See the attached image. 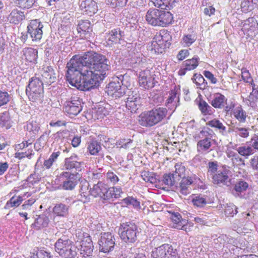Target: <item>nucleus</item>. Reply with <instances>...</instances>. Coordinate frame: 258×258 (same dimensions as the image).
Instances as JSON below:
<instances>
[{
  "instance_id": "nucleus-9",
  "label": "nucleus",
  "mask_w": 258,
  "mask_h": 258,
  "mask_svg": "<svg viewBox=\"0 0 258 258\" xmlns=\"http://www.w3.org/2000/svg\"><path fill=\"white\" fill-rule=\"evenodd\" d=\"M153 258H179L176 250L167 244L159 246L152 251Z\"/></svg>"
},
{
  "instance_id": "nucleus-31",
  "label": "nucleus",
  "mask_w": 258,
  "mask_h": 258,
  "mask_svg": "<svg viewBox=\"0 0 258 258\" xmlns=\"http://www.w3.org/2000/svg\"><path fill=\"white\" fill-rule=\"evenodd\" d=\"M179 102L178 90L176 88L172 90L169 94V96L166 101V106L168 108H175L177 106V103Z\"/></svg>"
},
{
  "instance_id": "nucleus-60",
  "label": "nucleus",
  "mask_w": 258,
  "mask_h": 258,
  "mask_svg": "<svg viewBox=\"0 0 258 258\" xmlns=\"http://www.w3.org/2000/svg\"><path fill=\"white\" fill-rule=\"evenodd\" d=\"M208 176L212 177H213V175H215L218 171V164L217 162H209L208 163Z\"/></svg>"
},
{
  "instance_id": "nucleus-50",
  "label": "nucleus",
  "mask_w": 258,
  "mask_h": 258,
  "mask_svg": "<svg viewBox=\"0 0 258 258\" xmlns=\"http://www.w3.org/2000/svg\"><path fill=\"white\" fill-rule=\"evenodd\" d=\"M248 183L242 179L238 180L234 185V190L238 194L245 191L248 187Z\"/></svg>"
},
{
  "instance_id": "nucleus-14",
  "label": "nucleus",
  "mask_w": 258,
  "mask_h": 258,
  "mask_svg": "<svg viewBox=\"0 0 258 258\" xmlns=\"http://www.w3.org/2000/svg\"><path fill=\"white\" fill-rule=\"evenodd\" d=\"M155 75L149 69H146L139 72L138 79L140 86L145 89H149L154 87L155 81Z\"/></svg>"
},
{
  "instance_id": "nucleus-40",
  "label": "nucleus",
  "mask_w": 258,
  "mask_h": 258,
  "mask_svg": "<svg viewBox=\"0 0 258 258\" xmlns=\"http://www.w3.org/2000/svg\"><path fill=\"white\" fill-rule=\"evenodd\" d=\"M69 207L62 203L56 204L53 208V213L57 216L64 217L68 213Z\"/></svg>"
},
{
  "instance_id": "nucleus-36",
  "label": "nucleus",
  "mask_w": 258,
  "mask_h": 258,
  "mask_svg": "<svg viewBox=\"0 0 258 258\" xmlns=\"http://www.w3.org/2000/svg\"><path fill=\"white\" fill-rule=\"evenodd\" d=\"M193 182V180L191 177H183L179 186V189L180 192L184 195H186L190 193V188L189 185H191Z\"/></svg>"
},
{
  "instance_id": "nucleus-55",
  "label": "nucleus",
  "mask_w": 258,
  "mask_h": 258,
  "mask_svg": "<svg viewBox=\"0 0 258 258\" xmlns=\"http://www.w3.org/2000/svg\"><path fill=\"white\" fill-rule=\"evenodd\" d=\"M197 37L194 34H187L184 35L182 41L184 46L188 47L190 46L195 42Z\"/></svg>"
},
{
  "instance_id": "nucleus-61",
  "label": "nucleus",
  "mask_w": 258,
  "mask_h": 258,
  "mask_svg": "<svg viewBox=\"0 0 258 258\" xmlns=\"http://www.w3.org/2000/svg\"><path fill=\"white\" fill-rule=\"evenodd\" d=\"M127 2V0H106L107 5L112 8L123 7L126 5Z\"/></svg>"
},
{
  "instance_id": "nucleus-35",
  "label": "nucleus",
  "mask_w": 258,
  "mask_h": 258,
  "mask_svg": "<svg viewBox=\"0 0 258 258\" xmlns=\"http://www.w3.org/2000/svg\"><path fill=\"white\" fill-rule=\"evenodd\" d=\"M25 18L23 12L17 9L13 10L8 16V20L11 23L18 24Z\"/></svg>"
},
{
  "instance_id": "nucleus-56",
  "label": "nucleus",
  "mask_w": 258,
  "mask_h": 258,
  "mask_svg": "<svg viewBox=\"0 0 258 258\" xmlns=\"http://www.w3.org/2000/svg\"><path fill=\"white\" fill-rule=\"evenodd\" d=\"M250 0H243L241 4L242 11L244 13L252 10L254 8L256 7Z\"/></svg>"
},
{
  "instance_id": "nucleus-51",
  "label": "nucleus",
  "mask_w": 258,
  "mask_h": 258,
  "mask_svg": "<svg viewBox=\"0 0 258 258\" xmlns=\"http://www.w3.org/2000/svg\"><path fill=\"white\" fill-rule=\"evenodd\" d=\"M198 106L202 113L204 115L210 114L212 113L211 107L203 100L200 101Z\"/></svg>"
},
{
  "instance_id": "nucleus-30",
  "label": "nucleus",
  "mask_w": 258,
  "mask_h": 258,
  "mask_svg": "<svg viewBox=\"0 0 258 258\" xmlns=\"http://www.w3.org/2000/svg\"><path fill=\"white\" fill-rule=\"evenodd\" d=\"M227 99L221 93H216L214 95L211 101V105L215 108L221 109L227 104Z\"/></svg>"
},
{
  "instance_id": "nucleus-4",
  "label": "nucleus",
  "mask_w": 258,
  "mask_h": 258,
  "mask_svg": "<svg viewBox=\"0 0 258 258\" xmlns=\"http://www.w3.org/2000/svg\"><path fill=\"white\" fill-rule=\"evenodd\" d=\"M170 36L167 31H160L153 39L151 43L148 45V50L152 53H162L168 44V41Z\"/></svg>"
},
{
  "instance_id": "nucleus-49",
  "label": "nucleus",
  "mask_w": 258,
  "mask_h": 258,
  "mask_svg": "<svg viewBox=\"0 0 258 258\" xmlns=\"http://www.w3.org/2000/svg\"><path fill=\"white\" fill-rule=\"evenodd\" d=\"M174 175L177 179L179 177L183 178L185 174V168L181 163H177L175 165Z\"/></svg>"
},
{
  "instance_id": "nucleus-62",
  "label": "nucleus",
  "mask_w": 258,
  "mask_h": 258,
  "mask_svg": "<svg viewBox=\"0 0 258 258\" xmlns=\"http://www.w3.org/2000/svg\"><path fill=\"white\" fill-rule=\"evenodd\" d=\"M122 202L126 206L132 205L135 208H139L140 206V202L132 197H128L123 199Z\"/></svg>"
},
{
  "instance_id": "nucleus-12",
  "label": "nucleus",
  "mask_w": 258,
  "mask_h": 258,
  "mask_svg": "<svg viewBox=\"0 0 258 258\" xmlns=\"http://www.w3.org/2000/svg\"><path fill=\"white\" fill-rule=\"evenodd\" d=\"M82 110L81 101L77 97L66 101L63 107V111L71 117L77 115Z\"/></svg>"
},
{
  "instance_id": "nucleus-58",
  "label": "nucleus",
  "mask_w": 258,
  "mask_h": 258,
  "mask_svg": "<svg viewBox=\"0 0 258 258\" xmlns=\"http://www.w3.org/2000/svg\"><path fill=\"white\" fill-rule=\"evenodd\" d=\"M237 207L233 204H227L224 213L227 216L233 217L237 213Z\"/></svg>"
},
{
  "instance_id": "nucleus-27",
  "label": "nucleus",
  "mask_w": 258,
  "mask_h": 258,
  "mask_svg": "<svg viewBox=\"0 0 258 258\" xmlns=\"http://www.w3.org/2000/svg\"><path fill=\"white\" fill-rule=\"evenodd\" d=\"M31 194L29 192H25L22 196H19L16 198L15 196L12 197L6 203L5 208L10 209L12 208L18 207L22 203V201L25 200V198H29Z\"/></svg>"
},
{
  "instance_id": "nucleus-64",
  "label": "nucleus",
  "mask_w": 258,
  "mask_h": 258,
  "mask_svg": "<svg viewBox=\"0 0 258 258\" xmlns=\"http://www.w3.org/2000/svg\"><path fill=\"white\" fill-rule=\"evenodd\" d=\"M106 177L107 180L113 185L119 181V178L117 175L112 171H108L106 173Z\"/></svg>"
},
{
  "instance_id": "nucleus-2",
  "label": "nucleus",
  "mask_w": 258,
  "mask_h": 258,
  "mask_svg": "<svg viewBox=\"0 0 258 258\" xmlns=\"http://www.w3.org/2000/svg\"><path fill=\"white\" fill-rule=\"evenodd\" d=\"M167 110L164 107L154 108L142 113L139 119L140 124L144 126H152L163 120L167 116Z\"/></svg>"
},
{
  "instance_id": "nucleus-29",
  "label": "nucleus",
  "mask_w": 258,
  "mask_h": 258,
  "mask_svg": "<svg viewBox=\"0 0 258 258\" xmlns=\"http://www.w3.org/2000/svg\"><path fill=\"white\" fill-rule=\"evenodd\" d=\"M72 242L71 240L66 238L58 239L54 244L55 251L60 256L63 251L68 248Z\"/></svg>"
},
{
  "instance_id": "nucleus-26",
  "label": "nucleus",
  "mask_w": 258,
  "mask_h": 258,
  "mask_svg": "<svg viewBox=\"0 0 258 258\" xmlns=\"http://www.w3.org/2000/svg\"><path fill=\"white\" fill-rule=\"evenodd\" d=\"M110 110V107L108 104H106L105 106L99 105L92 108L91 111L92 117L94 120L102 119L109 114Z\"/></svg>"
},
{
  "instance_id": "nucleus-47",
  "label": "nucleus",
  "mask_w": 258,
  "mask_h": 258,
  "mask_svg": "<svg viewBox=\"0 0 258 258\" xmlns=\"http://www.w3.org/2000/svg\"><path fill=\"white\" fill-rule=\"evenodd\" d=\"M17 7L24 9L31 8L35 4L36 0H14Z\"/></svg>"
},
{
  "instance_id": "nucleus-7",
  "label": "nucleus",
  "mask_w": 258,
  "mask_h": 258,
  "mask_svg": "<svg viewBox=\"0 0 258 258\" xmlns=\"http://www.w3.org/2000/svg\"><path fill=\"white\" fill-rule=\"evenodd\" d=\"M76 236L78 237L77 241L81 243V253L84 257L91 255L93 252V245L89 234L79 230L76 231Z\"/></svg>"
},
{
  "instance_id": "nucleus-45",
  "label": "nucleus",
  "mask_w": 258,
  "mask_h": 258,
  "mask_svg": "<svg viewBox=\"0 0 258 258\" xmlns=\"http://www.w3.org/2000/svg\"><path fill=\"white\" fill-rule=\"evenodd\" d=\"M199 60V57L198 56H195L191 59L185 60L183 64L185 67L186 70L188 71L193 70L198 66Z\"/></svg>"
},
{
  "instance_id": "nucleus-11",
  "label": "nucleus",
  "mask_w": 258,
  "mask_h": 258,
  "mask_svg": "<svg viewBox=\"0 0 258 258\" xmlns=\"http://www.w3.org/2000/svg\"><path fill=\"white\" fill-rule=\"evenodd\" d=\"M62 181V188L64 190H73L78 184L79 177L78 173H72L68 171H63L60 174Z\"/></svg>"
},
{
  "instance_id": "nucleus-20",
  "label": "nucleus",
  "mask_w": 258,
  "mask_h": 258,
  "mask_svg": "<svg viewBox=\"0 0 258 258\" xmlns=\"http://www.w3.org/2000/svg\"><path fill=\"white\" fill-rule=\"evenodd\" d=\"M90 26V23L88 20H81L79 21L77 27V31L82 38L88 39L90 38L91 32H92Z\"/></svg>"
},
{
  "instance_id": "nucleus-43",
  "label": "nucleus",
  "mask_w": 258,
  "mask_h": 258,
  "mask_svg": "<svg viewBox=\"0 0 258 258\" xmlns=\"http://www.w3.org/2000/svg\"><path fill=\"white\" fill-rule=\"evenodd\" d=\"M122 189L120 187H108V192L106 193V199L107 201L112 198H118L121 196L122 194Z\"/></svg>"
},
{
  "instance_id": "nucleus-24",
  "label": "nucleus",
  "mask_w": 258,
  "mask_h": 258,
  "mask_svg": "<svg viewBox=\"0 0 258 258\" xmlns=\"http://www.w3.org/2000/svg\"><path fill=\"white\" fill-rule=\"evenodd\" d=\"M42 81L45 83L50 85L55 82L56 80V74L53 69L50 67H47L41 71Z\"/></svg>"
},
{
  "instance_id": "nucleus-59",
  "label": "nucleus",
  "mask_w": 258,
  "mask_h": 258,
  "mask_svg": "<svg viewBox=\"0 0 258 258\" xmlns=\"http://www.w3.org/2000/svg\"><path fill=\"white\" fill-rule=\"evenodd\" d=\"M0 125L7 129L11 127L10 116L7 112L3 113L1 116Z\"/></svg>"
},
{
  "instance_id": "nucleus-19",
  "label": "nucleus",
  "mask_w": 258,
  "mask_h": 258,
  "mask_svg": "<svg viewBox=\"0 0 258 258\" xmlns=\"http://www.w3.org/2000/svg\"><path fill=\"white\" fill-rule=\"evenodd\" d=\"M142 103L139 95L135 94L128 95L126 101V107L131 112H136Z\"/></svg>"
},
{
  "instance_id": "nucleus-41",
  "label": "nucleus",
  "mask_w": 258,
  "mask_h": 258,
  "mask_svg": "<svg viewBox=\"0 0 258 258\" xmlns=\"http://www.w3.org/2000/svg\"><path fill=\"white\" fill-rule=\"evenodd\" d=\"M155 7L161 8V9H170L177 2V0H151Z\"/></svg>"
},
{
  "instance_id": "nucleus-13",
  "label": "nucleus",
  "mask_w": 258,
  "mask_h": 258,
  "mask_svg": "<svg viewBox=\"0 0 258 258\" xmlns=\"http://www.w3.org/2000/svg\"><path fill=\"white\" fill-rule=\"evenodd\" d=\"M43 27V25L39 20L31 21L27 26V33L29 34L33 41H39L41 39Z\"/></svg>"
},
{
  "instance_id": "nucleus-53",
  "label": "nucleus",
  "mask_w": 258,
  "mask_h": 258,
  "mask_svg": "<svg viewBox=\"0 0 258 258\" xmlns=\"http://www.w3.org/2000/svg\"><path fill=\"white\" fill-rule=\"evenodd\" d=\"M59 155V152L52 153L49 158L44 161L43 163L44 166L45 167V168L47 169L50 168L53 164V162L55 161Z\"/></svg>"
},
{
  "instance_id": "nucleus-33",
  "label": "nucleus",
  "mask_w": 258,
  "mask_h": 258,
  "mask_svg": "<svg viewBox=\"0 0 258 258\" xmlns=\"http://www.w3.org/2000/svg\"><path fill=\"white\" fill-rule=\"evenodd\" d=\"M158 10L157 9H150L146 13L145 19L147 23L153 26H157Z\"/></svg>"
},
{
  "instance_id": "nucleus-44",
  "label": "nucleus",
  "mask_w": 258,
  "mask_h": 258,
  "mask_svg": "<svg viewBox=\"0 0 258 258\" xmlns=\"http://www.w3.org/2000/svg\"><path fill=\"white\" fill-rule=\"evenodd\" d=\"M31 258H52V255L50 252L44 249H34L31 253Z\"/></svg>"
},
{
  "instance_id": "nucleus-63",
  "label": "nucleus",
  "mask_w": 258,
  "mask_h": 258,
  "mask_svg": "<svg viewBox=\"0 0 258 258\" xmlns=\"http://www.w3.org/2000/svg\"><path fill=\"white\" fill-rule=\"evenodd\" d=\"M231 161L233 166H244L245 165V160L240 157L238 153Z\"/></svg>"
},
{
  "instance_id": "nucleus-28",
  "label": "nucleus",
  "mask_w": 258,
  "mask_h": 258,
  "mask_svg": "<svg viewBox=\"0 0 258 258\" xmlns=\"http://www.w3.org/2000/svg\"><path fill=\"white\" fill-rule=\"evenodd\" d=\"M35 218L32 227L36 230L47 227L49 223V219L46 214H42Z\"/></svg>"
},
{
  "instance_id": "nucleus-3",
  "label": "nucleus",
  "mask_w": 258,
  "mask_h": 258,
  "mask_svg": "<svg viewBox=\"0 0 258 258\" xmlns=\"http://www.w3.org/2000/svg\"><path fill=\"white\" fill-rule=\"evenodd\" d=\"M26 92L30 100L32 102L41 103L43 98L42 81L37 77L32 78L26 88Z\"/></svg>"
},
{
  "instance_id": "nucleus-16",
  "label": "nucleus",
  "mask_w": 258,
  "mask_h": 258,
  "mask_svg": "<svg viewBox=\"0 0 258 258\" xmlns=\"http://www.w3.org/2000/svg\"><path fill=\"white\" fill-rule=\"evenodd\" d=\"M242 30L248 36L253 37L258 31V23L254 18H249L243 24Z\"/></svg>"
},
{
  "instance_id": "nucleus-34",
  "label": "nucleus",
  "mask_w": 258,
  "mask_h": 258,
  "mask_svg": "<svg viewBox=\"0 0 258 258\" xmlns=\"http://www.w3.org/2000/svg\"><path fill=\"white\" fill-rule=\"evenodd\" d=\"M102 149L101 143L92 139L87 144V150L91 155H97Z\"/></svg>"
},
{
  "instance_id": "nucleus-57",
  "label": "nucleus",
  "mask_w": 258,
  "mask_h": 258,
  "mask_svg": "<svg viewBox=\"0 0 258 258\" xmlns=\"http://www.w3.org/2000/svg\"><path fill=\"white\" fill-rule=\"evenodd\" d=\"M192 202L195 206L198 208H202L206 205L207 201L205 198L200 196H196L192 200Z\"/></svg>"
},
{
  "instance_id": "nucleus-46",
  "label": "nucleus",
  "mask_w": 258,
  "mask_h": 258,
  "mask_svg": "<svg viewBox=\"0 0 258 258\" xmlns=\"http://www.w3.org/2000/svg\"><path fill=\"white\" fill-rule=\"evenodd\" d=\"M26 130L29 133L36 135L40 130L39 124L34 120H29L26 125Z\"/></svg>"
},
{
  "instance_id": "nucleus-37",
  "label": "nucleus",
  "mask_w": 258,
  "mask_h": 258,
  "mask_svg": "<svg viewBox=\"0 0 258 258\" xmlns=\"http://www.w3.org/2000/svg\"><path fill=\"white\" fill-rule=\"evenodd\" d=\"M237 153L241 156L247 159L250 156L253 155L255 151L250 145H241L236 148Z\"/></svg>"
},
{
  "instance_id": "nucleus-8",
  "label": "nucleus",
  "mask_w": 258,
  "mask_h": 258,
  "mask_svg": "<svg viewBox=\"0 0 258 258\" xmlns=\"http://www.w3.org/2000/svg\"><path fill=\"white\" fill-rule=\"evenodd\" d=\"M115 237L111 233H101L98 242L100 251L109 253L112 251L115 245Z\"/></svg>"
},
{
  "instance_id": "nucleus-54",
  "label": "nucleus",
  "mask_w": 258,
  "mask_h": 258,
  "mask_svg": "<svg viewBox=\"0 0 258 258\" xmlns=\"http://www.w3.org/2000/svg\"><path fill=\"white\" fill-rule=\"evenodd\" d=\"M193 82L200 88L206 87L207 83H205V79L200 74H195L192 78Z\"/></svg>"
},
{
  "instance_id": "nucleus-18",
  "label": "nucleus",
  "mask_w": 258,
  "mask_h": 258,
  "mask_svg": "<svg viewBox=\"0 0 258 258\" xmlns=\"http://www.w3.org/2000/svg\"><path fill=\"white\" fill-rule=\"evenodd\" d=\"M250 129L249 127H244L240 124H232L228 128L229 133H233L236 137L246 139L249 136Z\"/></svg>"
},
{
  "instance_id": "nucleus-52",
  "label": "nucleus",
  "mask_w": 258,
  "mask_h": 258,
  "mask_svg": "<svg viewBox=\"0 0 258 258\" xmlns=\"http://www.w3.org/2000/svg\"><path fill=\"white\" fill-rule=\"evenodd\" d=\"M173 174H165L163 176V182L168 186H173L177 180H179Z\"/></svg>"
},
{
  "instance_id": "nucleus-15",
  "label": "nucleus",
  "mask_w": 258,
  "mask_h": 258,
  "mask_svg": "<svg viewBox=\"0 0 258 258\" xmlns=\"http://www.w3.org/2000/svg\"><path fill=\"white\" fill-rule=\"evenodd\" d=\"M124 36V32L120 28L114 29L106 33L105 36L106 45L112 46L117 43L120 44V41L123 40Z\"/></svg>"
},
{
  "instance_id": "nucleus-38",
  "label": "nucleus",
  "mask_w": 258,
  "mask_h": 258,
  "mask_svg": "<svg viewBox=\"0 0 258 258\" xmlns=\"http://www.w3.org/2000/svg\"><path fill=\"white\" fill-rule=\"evenodd\" d=\"M23 56L26 61L35 62L37 57V51L32 48H25L23 51Z\"/></svg>"
},
{
  "instance_id": "nucleus-42",
  "label": "nucleus",
  "mask_w": 258,
  "mask_h": 258,
  "mask_svg": "<svg viewBox=\"0 0 258 258\" xmlns=\"http://www.w3.org/2000/svg\"><path fill=\"white\" fill-rule=\"evenodd\" d=\"M77 253V247L72 242L64 251H63L60 256L62 258H74Z\"/></svg>"
},
{
  "instance_id": "nucleus-5",
  "label": "nucleus",
  "mask_w": 258,
  "mask_h": 258,
  "mask_svg": "<svg viewBox=\"0 0 258 258\" xmlns=\"http://www.w3.org/2000/svg\"><path fill=\"white\" fill-rule=\"evenodd\" d=\"M138 233V226L133 222L123 223L119 229L120 237L126 243L135 242L137 240Z\"/></svg>"
},
{
  "instance_id": "nucleus-1",
  "label": "nucleus",
  "mask_w": 258,
  "mask_h": 258,
  "mask_svg": "<svg viewBox=\"0 0 258 258\" xmlns=\"http://www.w3.org/2000/svg\"><path fill=\"white\" fill-rule=\"evenodd\" d=\"M109 63L105 56L94 52L75 55L67 63V80L80 90H89L98 86L106 76Z\"/></svg>"
},
{
  "instance_id": "nucleus-22",
  "label": "nucleus",
  "mask_w": 258,
  "mask_h": 258,
  "mask_svg": "<svg viewBox=\"0 0 258 258\" xmlns=\"http://www.w3.org/2000/svg\"><path fill=\"white\" fill-rule=\"evenodd\" d=\"M173 18L172 14L170 12L158 10L157 15V26H167L172 22Z\"/></svg>"
},
{
  "instance_id": "nucleus-10",
  "label": "nucleus",
  "mask_w": 258,
  "mask_h": 258,
  "mask_svg": "<svg viewBox=\"0 0 258 258\" xmlns=\"http://www.w3.org/2000/svg\"><path fill=\"white\" fill-rule=\"evenodd\" d=\"M119 78L115 77L107 85L106 92L108 95L115 98H119L125 94V87H122Z\"/></svg>"
},
{
  "instance_id": "nucleus-39",
  "label": "nucleus",
  "mask_w": 258,
  "mask_h": 258,
  "mask_svg": "<svg viewBox=\"0 0 258 258\" xmlns=\"http://www.w3.org/2000/svg\"><path fill=\"white\" fill-rule=\"evenodd\" d=\"M233 114L239 123H244L246 121L247 115L241 106L236 107L233 110Z\"/></svg>"
},
{
  "instance_id": "nucleus-17",
  "label": "nucleus",
  "mask_w": 258,
  "mask_h": 258,
  "mask_svg": "<svg viewBox=\"0 0 258 258\" xmlns=\"http://www.w3.org/2000/svg\"><path fill=\"white\" fill-rule=\"evenodd\" d=\"M108 186L104 183L98 181L95 184L93 187L90 189V194L94 197H99L104 201H107L106 199V193L108 192Z\"/></svg>"
},
{
  "instance_id": "nucleus-48",
  "label": "nucleus",
  "mask_w": 258,
  "mask_h": 258,
  "mask_svg": "<svg viewBox=\"0 0 258 258\" xmlns=\"http://www.w3.org/2000/svg\"><path fill=\"white\" fill-rule=\"evenodd\" d=\"M208 125L212 127L216 128L219 130L220 133L224 134L226 132V127L219 120L214 119L208 122Z\"/></svg>"
},
{
  "instance_id": "nucleus-23",
  "label": "nucleus",
  "mask_w": 258,
  "mask_h": 258,
  "mask_svg": "<svg viewBox=\"0 0 258 258\" xmlns=\"http://www.w3.org/2000/svg\"><path fill=\"white\" fill-rule=\"evenodd\" d=\"M80 8L86 14L89 16L94 15L98 10L97 4L93 0H85L82 1L80 5Z\"/></svg>"
},
{
  "instance_id": "nucleus-6",
  "label": "nucleus",
  "mask_w": 258,
  "mask_h": 258,
  "mask_svg": "<svg viewBox=\"0 0 258 258\" xmlns=\"http://www.w3.org/2000/svg\"><path fill=\"white\" fill-rule=\"evenodd\" d=\"M213 131L207 128L201 131V134L203 135L202 139L197 142V150L201 154H207L212 150L211 147L214 140L212 139Z\"/></svg>"
},
{
  "instance_id": "nucleus-32",
  "label": "nucleus",
  "mask_w": 258,
  "mask_h": 258,
  "mask_svg": "<svg viewBox=\"0 0 258 258\" xmlns=\"http://www.w3.org/2000/svg\"><path fill=\"white\" fill-rule=\"evenodd\" d=\"M171 214L170 218L174 223V227L178 229L184 230L186 221L182 219L180 214L177 212H169Z\"/></svg>"
},
{
  "instance_id": "nucleus-21",
  "label": "nucleus",
  "mask_w": 258,
  "mask_h": 258,
  "mask_svg": "<svg viewBox=\"0 0 258 258\" xmlns=\"http://www.w3.org/2000/svg\"><path fill=\"white\" fill-rule=\"evenodd\" d=\"M228 170L223 169L219 170L215 175L212 177V182L214 184L218 185H228L230 179L228 175Z\"/></svg>"
},
{
  "instance_id": "nucleus-25",
  "label": "nucleus",
  "mask_w": 258,
  "mask_h": 258,
  "mask_svg": "<svg viewBox=\"0 0 258 258\" xmlns=\"http://www.w3.org/2000/svg\"><path fill=\"white\" fill-rule=\"evenodd\" d=\"M79 158L77 155H73L64 160V167L66 170H76L80 171L81 170V163L78 161Z\"/></svg>"
}]
</instances>
